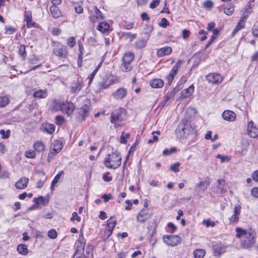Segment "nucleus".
Wrapping results in <instances>:
<instances>
[{
    "mask_svg": "<svg viewBox=\"0 0 258 258\" xmlns=\"http://www.w3.org/2000/svg\"><path fill=\"white\" fill-rule=\"evenodd\" d=\"M236 236L240 239V244L242 248L247 249L253 246L256 242L255 232L252 230H244L241 228H236Z\"/></svg>",
    "mask_w": 258,
    "mask_h": 258,
    "instance_id": "nucleus-1",
    "label": "nucleus"
},
{
    "mask_svg": "<svg viewBox=\"0 0 258 258\" xmlns=\"http://www.w3.org/2000/svg\"><path fill=\"white\" fill-rule=\"evenodd\" d=\"M195 132L194 128L189 120L186 118L180 121L175 130L176 135L180 139H184L190 134H194Z\"/></svg>",
    "mask_w": 258,
    "mask_h": 258,
    "instance_id": "nucleus-2",
    "label": "nucleus"
},
{
    "mask_svg": "<svg viewBox=\"0 0 258 258\" xmlns=\"http://www.w3.org/2000/svg\"><path fill=\"white\" fill-rule=\"evenodd\" d=\"M121 157L118 153L108 154L104 161V164L107 168L115 169L121 165Z\"/></svg>",
    "mask_w": 258,
    "mask_h": 258,
    "instance_id": "nucleus-3",
    "label": "nucleus"
},
{
    "mask_svg": "<svg viewBox=\"0 0 258 258\" xmlns=\"http://www.w3.org/2000/svg\"><path fill=\"white\" fill-rule=\"evenodd\" d=\"M126 110L123 108L119 107L114 109L110 115V122L114 124L115 127L120 125V123L125 120Z\"/></svg>",
    "mask_w": 258,
    "mask_h": 258,
    "instance_id": "nucleus-4",
    "label": "nucleus"
},
{
    "mask_svg": "<svg viewBox=\"0 0 258 258\" xmlns=\"http://www.w3.org/2000/svg\"><path fill=\"white\" fill-rule=\"evenodd\" d=\"M52 52L61 59L67 58L69 54L67 47L58 42H53Z\"/></svg>",
    "mask_w": 258,
    "mask_h": 258,
    "instance_id": "nucleus-5",
    "label": "nucleus"
},
{
    "mask_svg": "<svg viewBox=\"0 0 258 258\" xmlns=\"http://www.w3.org/2000/svg\"><path fill=\"white\" fill-rule=\"evenodd\" d=\"M135 59V55L132 52L125 53L122 58V63L120 66L121 70L124 72H128L132 69V62Z\"/></svg>",
    "mask_w": 258,
    "mask_h": 258,
    "instance_id": "nucleus-6",
    "label": "nucleus"
},
{
    "mask_svg": "<svg viewBox=\"0 0 258 258\" xmlns=\"http://www.w3.org/2000/svg\"><path fill=\"white\" fill-rule=\"evenodd\" d=\"M53 109L61 110L65 112L68 115L71 114L75 109V106L73 103L68 101H62L61 102H56L53 106Z\"/></svg>",
    "mask_w": 258,
    "mask_h": 258,
    "instance_id": "nucleus-7",
    "label": "nucleus"
},
{
    "mask_svg": "<svg viewBox=\"0 0 258 258\" xmlns=\"http://www.w3.org/2000/svg\"><path fill=\"white\" fill-rule=\"evenodd\" d=\"M164 242L168 245L175 246L181 243V238L176 235H166L163 237Z\"/></svg>",
    "mask_w": 258,
    "mask_h": 258,
    "instance_id": "nucleus-8",
    "label": "nucleus"
},
{
    "mask_svg": "<svg viewBox=\"0 0 258 258\" xmlns=\"http://www.w3.org/2000/svg\"><path fill=\"white\" fill-rule=\"evenodd\" d=\"M116 225V219L115 216H112L107 221V228L104 230V234L106 238L112 233L113 230Z\"/></svg>",
    "mask_w": 258,
    "mask_h": 258,
    "instance_id": "nucleus-9",
    "label": "nucleus"
},
{
    "mask_svg": "<svg viewBox=\"0 0 258 258\" xmlns=\"http://www.w3.org/2000/svg\"><path fill=\"white\" fill-rule=\"evenodd\" d=\"M183 62V60L179 59L178 60L175 66L173 67L171 70L169 72V74L167 76V80L168 81V84L170 85L173 80L174 78V77L175 75L177 74V72L179 70V69L180 68L181 64Z\"/></svg>",
    "mask_w": 258,
    "mask_h": 258,
    "instance_id": "nucleus-10",
    "label": "nucleus"
},
{
    "mask_svg": "<svg viewBox=\"0 0 258 258\" xmlns=\"http://www.w3.org/2000/svg\"><path fill=\"white\" fill-rule=\"evenodd\" d=\"M83 87V80L81 77L78 76L71 84V91L73 93L79 92Z\"/></svg>",
    "mask_w": 258,
    "mask_h": 258,
    "instance_id": "nucleus-11",
    "label": "nucleus"
},
{
    "mask_svg": "<svg viewBox=\"0 0 258 258\" xmlns=\"http://www.w3.org/2000/svg\"><path fill=\"white\" fill-rule=\"evenodd\" d=\"M152 216V214L150 213L148 209H144L137 215V220L140 223H145L146 221L150 219Z\"/></svg>",
    "mask_w": 258,
    "mask_h": 258,
    "instance_id": "nucleus-12",
    "label": "nucleus"
},
{
    "mask_svg": "<svg viewBox=\"0 0 258 258\" xmlns=\"http://www.w3.org/2000/svg\"><path fill=\"white\" fill-rule=\"evenodd\" d=\"M206 80L212 84H218L222 81V77L217 73H210L206 76Z\"/></svg>",
    "mask_w": 258,
    "mask_h": 258,
    "instance_id": "nucleus-13",
    "label": "nucleus"
},
{
    "mask_svg": "<svg viewBox=\"0 0 258 258\" xmlns=\"http://www.w3.org/2000/svg\"><path fill=\"white\" fill-rule=\"evenodd\" d=\"M241 207L237 205H235L234 208L233 214L229 218V224L236 223L238 222L239 219V215L240 214V209Z\"/></svg>",
    "mask_w": 258,
    "mask_h": 258,
    "instance_id": "nucleus-14",
    "label": "nucleus"
},
{
    "mask_svg": "<svg viewBox=\"0 0 258 258\" xmlns=\"http://www.w3.org/2000/svg\"><path fill=\"white\" fill-rule=\"evenodd\" d=\"M247 132L248 135L251 138H255L258 137V128L254 125L252 121L248 122Z\"/></svg>",
    "mask_w": 258,
    "mask_h": 258,
    "instance_id": "nucleus-15",
    "label": "nucleus"
},
{
    "mask_svg": "<svg viewBox=\"0 0 258 258\" xmlns=\"http://www.w3.org/2000/svg\"><path fill=\"white\" fill-rule=\"evenodd\" d=\"M89 106L87 104L83 105L79 109L78 112V119L81 121H84L87 116L89 115Z\"/></svg>",
    "mask_w": 258,
    "mask_h": 258,
    "instance_id": "nucleus-16",
    "label": "nucleus"
},
{
    "mask_svg": "<svg viewBox=\"0 0 258 258\" xmlns=\"http://www.w3.org/2000/svg\"><path fill=\"white\" fill-rule=\"evenodd\" d=\"M85 239L83 236V233L80 234L79 237L76 242V252H82L84 250L85 245Z\"/></svg>",
    "mask_w": 258,
    "mask_h": 258,
    "instance_id": "nucleus-17",
    "label": "nucleus"
},
{
    "mask_svg": "<svg viewBox=\"0 0 258 258\" xmlns=\"http://www.w3.org/2000/svg\"><path fill=\"white\" fill-rule=\"evenodd\" d=\"M223 118L227 121H234L236 119V115L232 111L227 110H225L222 114Z\"/></svg>",
    "mask_w": 258,
    "mask_h": 258,
    "instance_id": "nucleus-18",
    "label": "nucleus"
},
{
    "mask_svg": "<svg viewBox=\"0 0 258 258\" xmlns=\"http://www.w3.org/2000/svg\"><path fill=\"white\" fill-rule=\"evenodd\" d=\"M127 91L124 88H120L112 94L114 98L117 100L122 99L126 95Z\"/></svg>",
    "mask_w": 258,
    "mask_h": 258,
    "instance_id": "nucleus-19",
    "label": "nucleus"
},
{
    "mask_svg": "<svg viewBox=\"0 0 258 258\" xmlns=\"http://www.w3.org/2000/svg\"><path fill=\"white\" fill-rule=\"evenodd\" d=\"M225 246L221 243H217L213 245V249L215 256H220L225 251Z\"/></svg>",
    "mask_w": 258,
    "mask_h": 258,
    "instance_id": "nucleus-20",
    "label": "nucleus"
},
{
    "mask_svg": "<svg viewBox=\"0 0 258 258\" xmlns=\"http://www.w3.org/2000/svg\"><path fill=\"white\" fill-rule=\"evenodd\" d=\"M114 82L109 79V78L106 77L98 83V88L100 90L107 88L110 85L113 84Z\"/></svg>",
    "mask_w": 258,
    "mask_h": 258,
    "instance_id": "nucleus-21",
    "label": "nucleus"
},
{
    "mask_svg": "<svg viewBox=\"0 0 258 258\" xmlns=\"http://www.w3.org/2000/svg\"><path fill=\"white\" fill-rule=\"evenodd\" d=\"M29 182V178L26 177H21L15 184L18 189H24L26 188Z\"/></svg>",
    "mask_w": 258,
    "mask_h": 258,
    "instance_id": "nucleus-22",
    "label": "nucleus"
},
{
    "mask_svg": "<svg viewBox=\"0 0 258 258\" xmlns=\"http://www.w3.org/2000/svg\"><path fill=\"white\" fill-rule=\"evenodd\" d=\"M172 51V48L170 46H165L162 47L157 50V55L158 57H163L171 53Z\"/></svg>",
    "mask_w": 258,
    "mask_h": 258,
    "instance_id": "nucleus-23",
    "label": "nucleus"
},
{
    "mask_svg": "<svg viewBox=\"0 0 258 258\" xmlns=\"http://www.w3.org/2000/svg\"><path fill=\"white\" fill-rule=\"evenodd\" d=\"M194 89V85H191L188 88L183 90L181 92L180 98L184 99L190 96L192 94Z\"/></svg>",
    "mask_w": 258,
    "mask_h": 258,
    "instance_id": "nucleus-24",
    "label": "nucleus"
},
{
    "mask_svg": "<svg viewBox=\"0 0 258 258\" xmlns=\"http://www.w3.org/2000/svg\"><path fill=\"white\" fill-rule=\"evenodd\" d=\"M55 129V126L53 124L46 123L42 125V131L48 134H52L54 133Z\"/></svg>",
    "mask_w": 258,
    "mask_h": 258,
    "instance_id": "nucleus-25",
    "label": "nucleus"
},
{
    "mask_svg": "<svg viewBox=\"0 0 258 258\" xmlns=\"http://www.w3.org/2000/svg\"><path fill=\"white\" fill-rule=\"evenodd\" d=\"M211 183V180L208 177L205 178V180L202 181H200L197 184V187L201 189L203 191H204L208 187Z\"/></svg>",
    "mask_w": 258,
    "mask_h": 258,
    "instance_id": "nucleus-26",
    "label": "nucleus"
},
{
    "mask_svg": "<svg viewBox=\"0 0 258 258\" xmlns=\"http://www.w3.org/2000/svg\"><path fill=\"white\" fill-rule=\"evenodd\" d=\"M99 19L103 20L104 16L102 15V13L100 11L97 7H95L94 15L90 18V20L92 22H95Z\"/></svg>",
    "mask_w": 258,
    "mask_h": 258,
    "instance_id": "nucleus-27",
    "label": "nucleus"
},
{
    "mask_svg": "<svg viewBox=\"0 0 258 258\" xmlns=\"http://www.w3.org/2000/svg\"><path fill=\"white\" fill-rule=\"evenodd\" d=\"M34 150L38 153H41L44 151L45 145L42 141H36L33 145Z\"/></svg>",
    "mask_w": 258,
    "mask_h": 258,
    "instance_id": "nucleus-28",
    "label": "nucleus"
},
{
    "mask_svg": "<svg viewBox=\"0 0 258 258\" xmlns=\"http://www.w3.org/2000/svg\"><path fill=\"white\" fill-rule=\"evenodd\" d=\"M50 12L54 18H58L61 16V12L60 9L55 6H51L50 7Z\"/></svg>",
    "mask_w": 258,
    "mask_h": 258,
    "instance_id": "nucleus-29",
    "label": "nucleus"
},
{
    "mask_svg": "<svg viewBox=\"0 0 258 258\" xmlns=\"http://www.w3.org/2000/svg\"><path fill=\"white\" fill-rule=\"evenodd\" d=\"M150 85L154 88H161L164 85V82L161 79H154L150 81Z\"/></svg>",
    "mask_w": 258,
    "mask_h": 258,
    "instance_id": "nucleus-30",
    "label": "nucleus"
},
{
    "mask_svg": "<svg viewBox=\"0 0 258 258\" xmlns=\"http://www.w3.org/2000/svg\"><path fill=\"white\" fill-rule=\"evenodd\" d=\"M48 95V92L46 90H38L37 91H35L33 94V96L34 98H45Z\"/></svg>",
    "mask_w": 258,
    "mask_h": 258,
    "instance_id": "nucleus-31",
    "label": "nucleus"
},
{
    "mask_svg": "<svg viewBox=\"0 0 258 258\" xmlns=\"http://www.w3.org/2000/svg\"><path fill=\"white\" fill-rule=\"evenodd\" d=\"M17 250L20 254L23 255H27L29 252L27 246L24 244H20L18 245Z\"/></svg>",
    "mask_w": 258,
    "mask_h": 258,
    "instance_id": "nucleus-32",
    "label": "nucleus"
},
{
    "mask_svg": "<svg viewBox=\"0 0 258 258\" xmlns=\"http://www.w3.org/2000/svg\"><path fill=\"white\" fill-rule=\"evenodd\" d=\"M194 258H203L206 254V251L204 249L198 248L193 252Z\"/></svg>",
    "mask_w": 258,
    "mask_h": 258,
    "instance_id": "nucleus-33",
    "label": "nucleus"
},
{
    "mask_svg": "<svg viewBox=\"0 0 258 258\" xmlns=\"http://www.w3.org/2000/svg\"><path fill=\"white\" fill-rule=\"evenodd\" d=\"M235 11V7L233 4H230L228 5H227L226 7L224 9V13L228 16L231 15L232 14L234 13Z\"/></svg>",
    "mask_w": 258,
    "mask_h": 258,
    "instance_id": "nucleus-34",
    "label": "nucleus"
},
{
    "mask_svg": "<svg viewBox=\"0 0 258 258\" xmlns=\"http://www.w3.org/2000/svg\"><path fill=\"white\" fill-rule=\"evenodd\" d=\"M109 25L106 22H101L98 25V30L102 33H106L109 31Z\"/></svg>",
    "mask_w": 258,
    "mask_h": 258,
    "instance_id": "nucleus-35",
    "label": "nucleus"
},
{
    "mask_svg": "<svg viewBox=\"0 0 258 258\" xmlns=\"http://www.w3.org/2000/svg\"><path fill=\"white\" fill-rule=\"evenodd\" d=\"M33 202L36 205H45L48 203V200H46L45 198H44L42 196H40L39 198H35L33 199Z\"/></svg>",
    "mask_w": 258,
    "mask_h": 258,
    "instance_id": "nucleus-36",
    "label": "nucleus"
},
{
    "mask_svg": "<svg viewBox=\"0 0 258 258\" xmlns=\"http://www.w3.org/2000/svg\"><path fill=\"white\" fill-rule=\"evenodd\" d=\"M252 12V7L250 5H247L245 6L242 14V18L246 19L248 15Z\"/></svg>",
    "mask_w": 258,
    "mask_h": 258,
    "instance_id": "nucleus-37",
    "label": "nucleus"
},
{
    "mask_svg": "<svg viewBox=\"0 0 258 258\" xmlns=\"http://www.w3.org/2000/svg\"><path fill=\"white\" fill-rule=\"evenodd\" d=\"M242 17L239 20L238 24L237 26H236L235 28L234 29L233 33H237L239 30L244 28L245 26V21L244 19H242Z\"/></svg>",
    "mask_w": 258,
    "mask_h": 258,
    "instance_id": "nucleus-38",
    "label": "nucleus"
},
{
    "mask_svg": "<svg viewBox=\"0 0 258 258\" xmlns=\"http://www.w3.org/2000/svg\"><path fill=\"white\" fill-rule=\"evenodd\" d=\"M135 47L136 49H142L145 47L147 45V41L144 39H140L135 43Z\"/></svg>",
    "mask_w": 258,
    "mask_h": 258,
    "instance_id": "nucleus-39",
    "label": "nucleus"
},
{
    "mask_svg": "<svg viewBox=\"0 0 258 258\" xmlns=\"http://www.w3.org/2000/svg\"><path fill=\"white\" fill-rule=\"evenodd\" d=\"M121 36L125 39H130V41L132 42L135 38H136L137 34H132L131 32H122Z\"/></svg>",
    "mask_w": 258,
    "mask_h": 258,
    "instance_id": "nucleus-40",
    "label": "nucleus"
},
{
    "mask_svg": "<svg viewBox=\"0 0 258 258\" xmlns=\"http://www.w3.org/2000/svg\"><path fill=\"white\" fill-rule=\"evenodd\" d=\"M63 173V171H59L54 177L53 179L52 180L51 182V187L50 188L52 190H53V187L55 186V185L58 182L60 177L62 174Z\"/></svg>",
    "mask_w": 258,
    "mask_h": 258,
    "instance_id": "nucleus-41",
    "label": "nucleus"
},
{
    "mask_svg": "<svg viewBox=\"0 0 258 258\" xmlns=\"http://www.w3.org/2000/svg\"><path fill=\"white\" fill-rule=\"evenodd\" d=\"M218 184L217 185V187L218 188L217 192H219L220 193H222L224 192V180H222L221 179L218 180Z\"/></svg>",
    "mask_w": 258,
    "mask_h": 258,
    "instance_id": "nucleus-42",
    "label": "nucleus"
},
{
    "mask_svg": "<svg viewBox=\"0 0 258 258\" xmlns=\"http://www.w3.org/2000/svg\"><path fill=\"white\" fill-rule=\"evenodd\" d=\"M62 144L59 140H55L53 143V148L60 152L62 148Z\"/></svg>",
    "mask_w": 258,
    "mask_h": 258,
    "instance_id": "nucleus-43",
    "label": "nucleus"
},
{
    "mask_svg": "<svg viewBox=\"0 0 258 258\" xmlns=\"http://www.w3.org/2000/svg\"><path fill=\"white\" fill-rule=\"evenodd\" d=\"M10 99L7 96L0 97V107H4L9 103Z\"/></svg>",
    "mask_w": 258,
    "mask_h": 258,
    "instance_id": "nucleus-44",
    "label": "nucleus"
},
{
    "mask_svg": "<svg viewBox=\"0 0 258 258\" xmlns=\"http://www.w3.org/2000/svg\"><path fill=\"white\" fill-rule=\"evenodd\" d=\"M19 54L21 55L24 59H25L27 53L26 52V47L24 45H21L19 49Z\"/></svg>",
    "mask_w": 258,
    "mask_h": 258,
    "instance_id": "nucleus-45",
    "label": "nucleus"
},
{
    "mask_svg": "<svg viewBox=\"0 0 258 258\" xmlns=\"http://www.w3.org/2000/svg\"><path fill=\"white\" fill-rule=\"evenodd\" d=\"M36 151L29 150L25 152V157L27 158L33 159L36 157Z\"/></svg>",
    "mask_w": 258,
    "mask_h": 258,
    "instance_id": "nucleus-46",
    "label": "nucleus"
},
{
    "mask_svg": "<svg viewBox=\"0 0 258 258\" xmlns=\"http://www.w3.org/2000/svg\"><path fill=\"white\" fill-rule=\"evenodd\" d=\"M47 235L51 239H55L57 237V233L55 229H51L48 231Z\"/></svg>",
    "mask_w": 258,
    "mask_h": 258,
    "instance_id": "nucleus-47",
    "label": "nucleus"
},
{
    "mask_svg": "<svg viewBox=\"0 0 258 258\" xmlns=\"http://www.w3.org/2000/svg\"><path fill=\"white\" fill-rule=\"evenodd\" d=\"M130 136L129 133L125 134V133L122 132L120 136V142L121 144H126L127 143L126 139L128 138Z\"/></svg>",
    "mask_w": 258,
    "mask_h": 258,
    "instance_id": "nucleus-48",
    "label": "nucleus"
},
{
    "mask_svg": "<svg viewBox=\"0 0 258 258\" xmlns=\"http://www.w3.org/2000/svg\"><path fill=\"white\" fill-rule=\"evenodd\" d=\"M5 34H12L16 31V29L12 26L8 27L7 26H6L5 27Z\"/></svg>",
    "mask_w": 258,
    "mask_h": 258,
    "instance_id": "nucleus-49",
    "label": "nucleus"
},
{
    "mask_svg": "<svg viewBox=\"0 0 258 258\" xmlns=\"http://www.w3.org/2000/svg\"><path fill=\"white\" fill-rule=\"evenodd\" d=\"M55 123L57 125H60L62 124L64 121V118L61 115H57L55 117Z\"/></svg>",
    "mask_w": 258,
    "mask_h": 258,
    "instance_id": "nucleus-50",
    "label": "nucleus"
},
{
    "mask_svg": "<svg viewBox=\"0 0 258 258\" xmlns=\"http://www.w3.org/2000/svg\"><path fill=\"white\" fill-rule=\"evenodd\" d=\"M76 42L74 37H71L68 39L67 44L71 48L73 47L76 45Z\"/></svg>",
    "mask_w": 258,
    "mask_h": 258,
    "instance_id": "nucleus-51",
    "label": "nucleus"
},
{
    "mask_svg": "<svg viewBox=\"0 0 258 258\" xmlns=\"http://www.w3.org/2000/svg\"><path fill=\"white\" fill-rule=\"evenodd\" d=\"M180 166V163L179 162H176L175 164L172 165L170 169L171 170L174 172H178L179 171V166Z\"/></svg>",
    "mask_w": 258,
    "mask_h": 258,
    "instance_id": "nucleus-52",
    "label": "nucleus"
},
{
    "mask_svg": "<svg viewBox=\"0 0 258 258\" xmlns=\"http://www.w3.org/2000/svg\"><path fill=\"white\" fill-rule=\"evenodd\" d=\"M199 34L200 35H202V36L200 38V40L202 41L205 40L207 39V35L208 34V33H207V32L205 31L204 30H201L199 31Z\"/></svg>",
    "mask_w": 258,
    "mask_h": 258,
    "instance_id": "nucleus-53",
    "label": "nucleus"
},
{
    "mask_svg": "<svg viewBox=\"0 0 258 258\" xmlns=\"http://www.w3.org/2000/svg\"><path fill=\"white\" fill-rule=\"evenodd\" d=\"M24 21H30L32 19V12L30 11H26L24 15Z\"/></svg>",
    "mask_w": 258,
    "mask_h": 258,
    "instance_id": "nucleus-54",
    "label": "nucleus"
},
{
    "mask_svg": "<svg viewBox=\"0 0 258 258\" xmlns=\"http://www.w3.org/2000/svg\"><path fill=\"white\" fill-rule=\"evenodd\" d=\"M101 198L103 200L105 203H107L109 200L112 199L113 197L111 194H104L101 196Z\"/></svg>",
    "mask_w": 258,
    "mask_h": 258,
    "instance_id": "nucleus-55",
    "label": "nucleus"
},
{
    "mask_svg": "<svg viewBox=\"0 0 258 258\" xmlns=\"http://www.w3.org/2000/svg\"><path fill=\"white\" fill-rule=\"evenodd\" d=\"M110 173L109 172H106L103 175V179L106 182H109L112 180V177L109 176Z\"/></svg>",
    "mask_w": 258,
    "mask_h": 258,
    "instance_id": "nucleus-56",
    "label": "nucleus"
},
{
    "mask_svg": "<svg viewBox=\"0 0 258 258\" xmlns=\"http://www.w3.org/2000/svg\"><path fill=\"white\" fill-rule=\"evenodd\" d=\"M84 46L83 44L79 41L78 42V50L79 51V53L78 54V56H83L84 54Z\"/></svg>",
    "mask_w": 258,
    "mask_h": 258,
    "instance_id": "nucleus-57",
    "label": "nucleus"
},
{
    "mask_svg": "<svg viewBox=\"0 0 258 258\" xmlns=\"http://www.w3.org/2000/svg\"><path fill=\"white\" fill-rule=\"evenodd\" d=\"M169 25V23L166 18H162L159 23V26L163 28L167 27Z\"/></svg>",
    "mask_w": 258,
    "mask_h": 258,
    "instance_id": "nucleus-58",
    "label": "nucleus"
},
{
    "mask_svg": "<svg viewBox=\"0 0 258 258\" xmlns=\"http://www.w3.org/2000/svg\"><path fill=\"white\" fill-rule=\"evenodd\" d=\"M176 151V148H172L170 149H165L163 152V154L164 155H168L171 154Z\"/></svg>",
    "mask_w": 258,
    "mask_h": 258,
    "instance_id": "nucleus-59",
    "label": "nucleus"
},
{
    "mask_svg": "<svg viewBox=\"0 0 258 258\" xmlns=\"http://www.w3.org/2000/svg\"><path fill=\"white\" fill-rule=\"evenodd\" d=\"M75 220H77L78 222H80L81 219V217L78 215L77 213L74 212L72 214V216L71 218V221H74Z\"/></svg>",
    "mask_w": 258,
    "mask_h": 258,
    "instance_id": "nucleus-60",
    "label": "nucleus"
},
{
    "mask_svg": "<svg viewBox=\"0 0 258 258\" xmlns=\"http://www.w3.org/2000/svg\"><path fill=\"white\" fill-rule=\"evenodd\" d=\"M203 223L206 225L207 227H209L210 226L212 227H214L215 226V222H211L210 219L203 220Z\"/></svg>",
    "mask_w": 258,
    "mask_h": 258,
    "instance_id": "nucleus-61",
    "label": "nucleus"
},
{
    "mask_svg": "<svg viewBox=\"0 0 258 258\" xmlns=\"http://www.w3.org/2000/svg\"><path fill=\"white\" fill-rule=\"evenodd\" d=\"M0 134L2 136V138L3 139H7L10 137V132L9 130H8L6 133L5 130H0Z\"/></svg>",
    "mask_w": 258,
    "mask_h": 258,
    "instance_id": "nucleus-62",
    "label": "nucleus"
},
{
    "mask_svg": "<svg viewBox=\"0 0 258 258\" xmlns=\"http://www.w3.org/2000/svg\"><path fill=\"white\" fill-rule=\"evenodd\" d=\"M252 34L254 37L258 38V25L252 27Z\"/></svg>",
    "mask_w": 258,
    "mask_h": 258,
    "instance_id": "nucleus-63",
    "label": "nucleus"
},
{
    "mask_svg": "<svg viewBox=\"0 0 258 258\" xmlns=\"http://www.w3.org/2000/svg\"><path fill=\"white\" fill-rule=\"evenodd\" d=\"M251 195L256 198H258V187H253L251 190Z\"/></svg>",
    "mask_w": 258,
    "mask_h": 258,
    "instance_id": "nucleus-64",
    "label": "nucleus"
}]
</instances>
